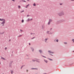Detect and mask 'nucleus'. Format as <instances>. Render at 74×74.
<instances>
[{
	"instance_id": "obj_1",
	"label": "nucleus",
	"mask_w": 74,
	"mask_h": 74,
	"mask_svg": "<svg viewBox=\"0 0 74 74\" xmlns=\"http://www.w3.org/2000/svg\"><path fill=\"white\" fill-rule=\"evenodd\" d=\"M0 21H3V22L1 23V24H3V26H4V24L5 23V19H1L0 18Z\"/></svg>"
},
{
	"instance_id": "obj_2",
	"label": "nucleus",
	"mask_w": 74,
	"mask_h": 74,
	"mask_svg": "<svg viewBox=\"0 0 74 74\" xmlns=\"http://www.w3.org/2000/svg\"><path fill=\"white\" fill-rule=\"evenodd\" d=\"M64 14L63 12H61L58 13V15H59L60 16H62L64 15Z\"/></svg>"
},
{
	"instance_id": "obj_3",
	"label": "nucleus",
	"mask_w": 74,
	"mask_h": 74,
	"mask_svg": "<svg viewBox=\"0 0 74 74\" xmlns=\"http://www.w3.org/2000/svg\"><path fill=\"white\" fill-rule=\"evenodd\" d=\"M51 22H52V20L51 19H49V22L48 23V24H47V25H50V23Z\"/></svg>"
},
{
	"instance_id": "obj_4",
	"label": "nucleus",
	"mask_w": 74,
	"mask_h": 74,
	"mask_svg": "<svg viewBox=\"0 0 74 74\" xmlns=\"http://www.w3.org/2000/svg\"><path fill=\"white\" fill-rule=\"evenodd\" d=\"M13 62V61H10V63H9V67H11L12 63Z\"/></svg>"
},
{
	"instance_id": "obj_5",
	"label": "nucleus",
	"mask_w": 74,
	"mask_h": 74,
	"mask_svg": "<svg viewBox=\"0 0 74 74\" xmlns=\"http://www.w3.org/2000/svg\"><path fill=\"white\" fill-rule=\"evenodd\" d=\"M48 38H47L45 39V40H44V41L45 42V43H47V40H48Z\"/></svg>"
},
{
	"instance_id": "obj_6",
	"label": "nucleus",
	"mask_w": 74,
	"mask_h": 74,
	"mask_svg": "<svg viewBox=\"0 0 74 74\" xmlns=\"http://www.w3.org/2000/svg\"><path fill=\"white\" fill-rule=\"evenodd\" d=\"M45 28V26L43 25H42V29H44Z\"/></svg>"
},
{
	"instance_id": "obj_7",
	"label": "nucleus",
	"mask_w": 74,
	"mask_h": 74,
	"mask_svg": "<svg viewBox=\"0 0 74 74\" xmlns=\"http://www.w3.org/2000/svg\"><path fill=\"white\" fill-rule=\"evenodd\" d=\"M31 49V51H32V52H33L34 51V48L33 47H30Z\"/></svg>"
},
{
	"instance_id": "obj_8",
	"label": "nucleus",
	"mask_w": 74,
	"mask_h": 74,
	"mask_svg": "<svg viewBox=\"0 0 74 74\" xmlns=\"http://www.w3.org/2000/svg\"><path fill=\"white\" fill-rule=\"evenodd\" d=\"M39 53L40 54H42V53H43V52L42 51L41 49L39 50Z\"/></svg>"
},
{
	"instance_id": "obj_9",
	"label": "nucleus",
	"mask_w": 74,
	"mask_h": 74,
	"mask_svg": "<svg viewBox=\"0 0 74 74\" xmlns=\"http://www.w3.org/2000/svg\"><path fill=\"white\" fill-rule=\"evenodd\" d=\"M48 52L50 53H53L51 51H48Z\"/></svg>"
},
{
	"instance_id": "obj_10",
	"label": "nucleus",
	"mask_w": 74,
	"mask_h": 74,
	"mask_svg": "<svg viewBox=\"0 0 74 74\" xmlns=\"http://www.w3.org/2000/svg\"><path fill=\"white\" fill-rule=\"evenodd\" d=\"M31 69L32 70H38V69L37 68H32Z\"/></svg>"
},
{
	"instance_id": "obj_11",
	"label": "nucleus",
	"mask_w": 74,
	"mask_h": 74,
	"mask_svg": "<svg viewBox=\"0 0 74 74\" xmlns=\"http://www.w3.org/2000/svg\"><path fill=\"white\" fill-rule=\"evenodd\" d=\"M44 62H45V63H47V62H48V61L47 60H44Z\"/></svg>"
},
{
	"instance_id": "obj_12",
	"label": "nucleus",
	"mask_w": 74,
	"mask_h": 74,
	"mask_svg": "<svg viewBox=\"0 0 74 74\" xmlns=\"http://www.w3.org/2000/svg\"><path fill=\"white\" fill-rule=\"evenodd\" d=\"M31 21V20H30L29 18H28L27 19V21H27V22H28L29 21Z\"/></svg>"
},
{
	"instance_id": "obj_13",
	"label": "nucleus",
	"mask_w": 74,
	"mask_h": 74,
	"mask_svg": "<svg viewBox=\"0 0 74 74\" xmlns=\"http://www.w3.org/2000/svg\"><path fill=\"white\" fill-rule=\"evenodd\" d=\"M47 59L49 60H50V61H53V60L51 59L50 58H47Z\"/></svg>"
},
{
	"instance_id": "obj_14",
	"label": "nucleus",
	"mask_w": 74,
	"mask_h": 74,
	"mask_svg": "<svg viewBox=\"0 0 74 74\" xmlns=\"http://www.w3.org/2000/svg\"><path fill=\"white\" fill-rule=\"evenodd\" d=\"M1 59H3V60H5V58H4L3 57H1Z\"/></svg>"
},
{
	"instance_id": "obj_15",
	"label": "nucleus",
	"mask_w": 74,
	"mask_h": 74,
	"mask_svg": "<svg viewBox=\"0 0 74 74\" xmlns=\"http://www.w3.org/2000/svg\"><path fill=\"white\" fill-rule=\"evenodd\" d=\"M4 32H3L2 33H0V34H4Z\"/></svg>"
},
{
	"instance_id": "obj_16",
	"label": "nucleus",
	"mask_w": 74,
	"mask_h": 74,
	"mask_svg": "<svg viewBox=\"0 0 74 74\" xmlns=\"http://www.w3.org/2000/svg\"><path fill=\"white\" fill-rule=\"evenodd\" d=\"M36 62H38L39 63H40V61L38 60H36Z\"/></svg>"
},
{
	"instance_id": "obj_17",
	"label": "nucleus",
	"mask_w": 74,
	"mask_h": 74,
	"mask_svg": "<svg viewBox=\"0 0 74 74\" xmlns=\"http://www.w3.org/2000/svg\"><path fill=\"white\" fill-rule=\"evenodd\" d=\"M23 1V2H26V1L25 0H21V1Z\"/></svg>"
},
{
	"instance_id": "obj_18",
	"label": "nucleus",
	"mask_w": 74,
	"mask_h": 74,
	"mask_svg": "<svg viewBox=\"0 0 74 74\" xmlns=\"http://www.w3.org/2000/svg\"><path fill=\"white\" fill-rule=\"evenodd\" d=\"M24 22V20H21V23H23Z\"/></svg>"
},
{
	"instance_id": "obj_19",
	"label": "nucleus",
	"mask_w": 74,
	"mask_h": 74,
	"mask_svg": "<svg viewBox=\"0 0 74 74\" xmlns=\"http://www.w3.org/2000/svg\"><path fill=\"white\" fill-rule=\"evenodd\" d=\"M50 32V31H47V32H46V33H47V34H49V32Z\"/></svg>"
},
{
	"instance_id": "obj_20",
	"label": "nucleus",
	"mask_w": 74,
	"mask_h": 74,
	"mask_svg": "<svg viewBox=\"0 0 74 74\" xmlns=\"http://www.w3.org/2000/svg\"><path fill=\"white\" fill-rule=\"evenodd\" d=\"M36 60H32V61H33V62H35V61H36Z\"/></svg>"
},
{
	"instance_id": "obj_21",
	"label": "nucleus",
	"mask_w": 74,
	"mask_h": 74,
	"mask_svg": "<svg viewBox=\"0 0 74 74\" xmlns=\"http://www.w3.org/2000/svg\"><path fill=\"white\" fill-rule=\"evenodd\" d=\"M42 56V57H44V58H46V57L44 56Z\"/></svg>"
},
{
	"instance_id": "obj_22",
	"label": "nucleus",
	"mask_w": 74,
	"mask_h": 74,
	"mask_svg": "<svg viewBox=\"0 0 74 74\" xmlns=\"http://www.w3.org/2000/svg\"><path fill=\"white\" fill-rule=\"evenodd\" d=\"M23 67V66H21V67L20 68V69H22Z\"/></svg>"
},
{
	"instance_id": "obj_23",
	"label": "nucleus",
	"mask_w": 74,
	"mask_h": 74,
	"mask_svg": "<svg viewBox=\"0 0 74 74\" xmlns=\"http://www.w3.org/2000/svg\"><path fill=\"white\" fill-rule=\"evenodd\" d=\"M34 38H35V37H34L33 38H31V40H33L34 39Z\"/></svg>"
},
{
	"instance_id": "obj_24",
	"label": "nucleus",
	"mask_w": 74,
	"mask_h": 74,
	"mask_svg": "<svg viewBox=\"0 0 74 74\" xmlns=\"http://www.w3.org/2000/svg\"><path fill=\"white\" fill-rule=\"evenodd\" d=\"M23 12H24V10H23L22 11H21L20 12L21 13H22Z\"/></svg>"
},
{
	"instance_id": "obj_25",
	"label": "nucleus",
	"mask_w": 74,
	"mask_h": 74,
	"mask_svg": "<svg viewBox=\"0 0 74 74\" xmlns=\"http://www.w3.org/2000/svg\"><path fill=\"white\" fill-rule=\"evenodd\" d=\"M4 49L5 50H6L7 49V47H5V48H4Z\"/></svg>"
},
{
	"instance_id": "obj_26",
	"label": "nucleus",
	"mask_w": 74,
	"mask_h": 74,
	"mask_svg": "<svg viewBox=\"0 0 74 74\" xmlns=\"http://www.w3.org/2000/svg\"><path fill=\"white\" fill-rule=\"evenodd\" d=\"M18 8L20 9V5H18Z\"/></svg>"
},
{
	"instance_id": "obj_27",
	"label": "nucleus",
	"mask_w": 74,
	"mask_h": 74,
	"mask_svg": "<svg viewBox=\"0 0 74 74\" xmlns=\"http://www.w3.org/2000/svg\"><path fill=\"white\" fill-rule=\"evenodd\" d=\"M30 34H31V35H32V34H35V33H33H33H31Z\"/></svg>"
},
{
	"instance_id": "obj_28",
	"label": "nucleus",
	"mask_w": 74,
	"mask_h": 74,
	"mask_svg": "<svg viewBox=\"0 0 74 74\" xmlns=\"http://www.w3.org/2000/svg\"><path fill=\"white\" fill-rule=\"evenodd\" d=\"M33 6H36V4H35V3H34V4H33Z\"/></svg>"
},
{
	"instance_id": "obj_29",
	"label": "nucleus",
	"mask_w": 74,
	"mask_h": 74,
	"mask_svg": "<svg viewBox=\"0 0 74 74\" xmlns=\"http://www.w3.org/2000/svg\"><path fill=\"white\" fill-rule=\"evenodd\" d=\"M29 4H28L27 5V6H26L28 7V6H29Z\"/></svg>"
},
{
	"instance_id": "obj_30",
	"label": "nucleus",
	"mask_w": 74,
	"mask_h": 74,
	"mask_svg": "<svg viewBox=\"0 0 74 74\" xmlns=\"http://www.w3.org/2000/svg\"><path fill=\"white\" fill-rule=\"evenodd\" d=\"M72 41H73V42L74 43V39H72Z\"/></svg>"
},
{
	"instance_id": "obj_31",
	"label": "nucleus",
	"mask_w": 74,
	"mask_h": 74,
	"mask_svg": "<svg viewBox=\"0 0 74 74\" xmlns=\"http://www.w3.org/2000/svg\"><path fill=\"white\" fill-rule=\"evenodd\" d=\"M20 32H22L23 31V30H22V29L20 30Z\"/></svg>"
},
{
	"instance_id": "obj_32",
	"label": "nucleus",
	"mask_w": 74,
	"mask_h": 74,
	"mask_svg": "<svg viewBox=\"0 0 74 74\" xmlns=\"http://www.w3.org/2000/svg\"><path fill=\"white\" fill-rule=\"evenodd\" d=\"M11 74H12V73H13V71H11Z\"/></svg>"
},
{
	"instance_id": "obj_33",
	"label": "nucleus",
	"mask_w": 74,
	"mask_h": 74,
	"mask_svg": "<svg viewBox=\"0 0 74 74\" xmlns=\"http://www.w3.org/2000/svg\"><path fill=\"white\" fill-rule=\"evenodd\" d=\"M21 36H22V35H20L17 36V37H19Z\"/></svg>"
},
{
	"instance_id": "obj_34",
	"label": "nucleus",
	"mask_w": 74,
	"mask_h": 74,
	"mask_svg": "<svg viewBox=\"0 0 74 74\" xmlns=\"http://www.w3.org/2000/svg\"><path fill=\"white\" fill-rule=\"evenodd\" d=\"M29 16V15H27V17H28Z\"/></svg>"
},
{
	"instance_id": "obj_35",
	"label": "nucleus",
	"mask_w": 74,
	"mask_h": 74,
	"mask_svg": "<svg viewBox=\"0 0 74 74\" xmlns=\"http://www.w3.org/2000/svg\"><path fill=\"white\" fill-rule=\"evenodd\" d=\"M52 34V33H49V34Z\"/></svg>"
},
{
	"instance_id": "obj_36",
	"label": "nucleus",
	"mask_w": 74,
	"mask_h": 74,
	"mask_svg": "<svg viewBox=\"0 0 74 74\" xmlns=\"http://www.w3.org/2000/svg\"><path fill=\"white\" fill-rule=\"evenodd\" d=\"M56 42H58V39L56 40Z\"/></svg>"
},
{
	"instance_id": "obj_37",
	"label": "nucleus",
	"mask_w": 74,
	"mask_h": 74,
	"mask_svg": "<svg viewBox=\"0 0 74 74\" xmlns=\"http://www.w3.org/2000/svg\"><path fill=\"white\" fill-rule=\"evenodd\" d=\"M49 55H51V56H53V55L51 54H49Z\"/></svg>"
},
{
	"instance_id": "obj_38",
	"label": "nucleus",
	"mask_w": 74,
	"mask_h": 74,
	"mask_svg": "<svg viewBox=\"0 0 74 74\" xmlns=\"http://www.w3.org/2000/svg\"><path fill=\"white\" fill-rule=\"evenodd\" d=\"M12 1H13V2H15V0H12Z\"/></svg>"
},
{
	"instance_id": "obj_39",
	"label": "nucleus",
	"mask_w": 74,
	"mask_h": 74,
	"mask_svg": "<svg viewBox=\"0 0 74 74\" xmlns=\"http://www.w3.org/2000/svg\"><path fill=\"white\" fill-rule=\"evenodd\" d=\"M25 66V65H22V66Z\"/></svg>"
},
{
	"instance_id": "obj_40",
	"label": "nucleus",
	"mask_w": 74,
	"mask_h": 74,
	"mask_svg": "<svg viewBox=\"0 0 74 74\" xmlns=\"http://www.w3.org/2000/svg\"><path fill=\"white\" fill-rule=\"evenodd\" d=\"M33 19H32V18L30 19V21H31Z\"/></svg>"
},
{
	"instance_id": "obj_41",
	"label": "nucleus",
	"mask_w": 74,
	"mask_h": 74,
	"mask_svg": "<svg viewBox=\"0 0 74 74\" xmlns=\"http://www.w3.org/2000/svg\"><path fill=\"white\" fill-rule=\"evenodd\" d=\"M36 60H39V59H36Z\"/></svg>"
},
{
	"instance_id": "obj_42",
	"label": "nucleus",
	"mask_w": 74,
	"mask_h": 74,
	"mask_svg": "<svg viewBox=\"0 0 74 74\" xmlns=\"http://www.w3.org/2000/svg\"><path fill=\"white\" fill-rule=\"evenodd\" d=\"M27 6H26V7H25V8H27Z\"/></svg>"
},
{
	"instance_id": "obj_43",
	"label": "nucleus",
	"mask_w": 74,
	"mask_h": 74,
	"mask_svg": "<svg viewBox=\"0 0 74 74\" xmlns=\"http://www.w3.org/2000/svg\"><path fill=\"white\" fill-rule=\"evenodd\" d=\"M10 39L9 40V42H10Z\"/></svg>"
},
{
	"instance_id": "obj_44",
	"label": "nucleus",
	"mask_w": 74,
	"mask_h": 74,
	"mask_svg": "<svg viewBox=\"0 0 74 74\" xmlns=\"http://www.w3.org/2000/svg\"><path fill=\"white\" fill-rule=\"evenodd\" d=\"M64 43L66 44H67V43L66 42H64Z\"/></svg>"
},
{
	"instance_id": "obj_45",
	"label": "nucleus",
	"mask_w": 74,
	"mask_h": 74,
	"mask_svg": "<svg viewBox=\"0 0 74 74\" xmlns=\"http://www.w3.org/2000/svg\"><path fill=\"white\" fill-rule=\"evenodd\" d=\"M29 45H31V44L30 43H29Z\"/></svg>"
},
{
	"instance_id": "obj_46",
	"label": "nucleus",
	"mask_w": 74,
	"mask_h": 74,
	"mask_svg": "<svg viewBox=\"0 0 74 74\" xmlns=\"http://www.w3.org/2000/svg\"><path fill=\"white\" fill-rule=\"evenodd\" d=\"M62 5V3H60V5Z\"/></svg>"
},
{
	"instance_id": "obj_47",
	"label": "nucleus",
	"mask_w": 74,
	"mask_h": 74,
	"mask_svg": "<svg viewBox=\"0 0 74 74\" xmlns=\"http://www.w3.org/2000/svg\"><path fill=\"white\" fill-rule=\"evenodd\" d=\"M47 74V73H43V74Z\"/></svg>"
},
{
	"instance_id": "obj_48",
	"label": "nucleus",
	"mask_w": 74,
	"mask_h": 74,
	"mask_svg": "<svg viewBox=\"0 0 74 74\" xmlns=\"http://www.w3.org/2000/svg\"><path fill=\"white\" fill-rule=\"evenodd\" d=\"M74 0H71V1H73Z\"/></svg>"
},
{
	"instance_id": "obj_49",
	"label": "nucleus",
	"mask_w": 74,
	"mask_h": 74,
	"mask_svg": "<svg viewBox=\"0 0 74 74\" xmlns=\"http://www.w3.org/2000/svg\"><path fill=\"white\" fill-rule=\"evenodd\" d=\"M51 29H52V28L50 29V30H51Z\"/></svg>"
},
{
	"instance_id": "obj_50",
	"label": "nucleus",
	"mask_w": 74,
	"mask_h": 74,
	"mask_svg": "<svg viewBox=\"0 0 74 74\" xmlns=\"http://www.w3.org/2000/svg\"><path fill=\"white\" fill-rule=\"evenodd\" d=\"M29 0H27V1H29Z\"/></svg>"
},
{
	"instance_id": "obj_51",
	"label": "nucleus",
	"mask_w": 74,
	"mask_h": 74,
	"mask_svg": "<svg viewBox=\"0 0 74 74\" xmlns=\"http://www.w3.org/2000/svg\"><path fill=\"white\" fill-rule=\"evenodd\" d=\"M74 52V51H73V52Z\"/></svg>"
},
{
	"instance_id": "obj_52",
	"label": "nucleus",
	"mask_w": 74,
	"mask_h": 74,
	"mask_svg": "<svg viewBox=\"0 0 74 74\" xmlns=\"http://www.w3.org/2000/svg\"><path fill=\"white\" fill-rule=\"evenodd\" d=\"M56 40H55V42Z\"/></svg>"
},
{
	"instance_id": "obj_53",
	"label": "nucleus",
	"mask_w": 74,
	"mask_h": 74,
	"mask_svg": "<svg viewBox=\"0 0 74 74\" xmlns=\"http://www.w3.org/2000/svg\"><path fill=\"white\" fill-rule=\"evenodd\" d=\"M3 74H4V73H3Z\"/></svg>"
}]
</instances>
